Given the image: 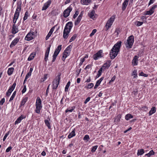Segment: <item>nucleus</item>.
I'll list each match as a JSON object with an SVG mask.
<instances>
[{
    "label": "nucleus",
    "mask_w": 157,
    "mask_h": 157,
    "mask_svg": "<svg viewBox=\"0 0 157 157\" xmlns=\"http://www.w3.org/2000/svg\"><path fill=\"white\" fill-rule=\"evenodd\" d=\"M122 42L118 41L113 46L110 52V56L111 59H113L117 56L120 51Z\"/></svg>",
    "instance_id": "1"
},
{
    "label": "nucleus",
    "mask_w": 157,
    "mask_h": 157,
    "mask_svg": "<svg viewBox=\"0 0 157 157\" xmlns=\"http://www.w3.org/2000/svg\"><path fill=\"white\" fill-rule=\"evenodd\" d=\"M115 18V16L113 15L108 20L104 28L105 31L108 30L110 28Z\"/></svg>",
    "instance_id": "2"
},
{
    "label": "nucleus",
    "mask_w": 157,
    "mask_h": 157,
    "mask_svg": "<svg viewBox=\"0 0 157 157\" xmlns=\"http://www.w3.org/2000/svg\"><path fill=\"white\" fill-rule=\"evenodd\" d=\"M61 74H59L53 80L52 82V87L53 90L57 89L59 82Z\"/></svg>",
    "instance_id": "3"
},
{
    "label": "nucleus",
    "mask_w": 157,
    "mask_h": 157,
    "mask_svg": "<svg viewBox=\"0 0 157 157\" xmlns=\"http://www.w3.org/2000/svg\"><path fill=\"white\" fill-rule=\"evenodd\" d=\"M133 42L134 40H125L124 43L126 48L127 49H128L131 48Z\"/></svg>",
    "instance_id": "4"
},
{
    "label": "nucleus",
    "mask_w": 157,
    "mask_h": 157,
    "mask_svg": "<svg viewBox=\"0 0 157 157\" xmlns=\"http://www.w3.org/2000/svg\"><path fill=\"white\" fill-rule=\"evenodd\" d=\"M37 33L35 32H30L26 36L25 39L27 38L28 39H33L35 38Z\"/></svg>",
    "instance_id": "5"
},
{
    "label": "nucleus",
    "mask_w": 157,
    "mask_h": 157,
    "mask_svg": "<svg viewBox=\"0 0 157 157\" xmlns=\"http://www.w3.org/2000/svg\"><path fill=\"white\" fill-rule=\"evenodd\" d=\"M72 10V7L70 6L67 7L63 12L64 17L65 18L68 17L70 13Z\"/></svg>",
    "instance_id": "6"
},
{
    "label": "nucleus",
    "mask_w": 157,
    "mask_h": 157,
    "mask_svg": "<svg viewBox=\"0 0 157 157\" xmlns=\"http://www.w3.org/2000/svg\"><path fill=\"white\" fill-rule=\"evenodd\" d=\"M73 26V23L72 22L69 21L67 23L64 28V29L65 30H65H67L69 31L70 32L72 27Z\"/></svg>",
    "instance_id": "7"
},
{
    "label": "nucleus",
    "mask_w": 157,
    "mask_h": 157,
    "mask_svg": "<svg viewBox=\"0 0 157 157\" xmlns=\"http://www.w3.org/2000/svg\"><path fill=\"white\" fill-rule=\"evenodd\" d=\"M102 51L101 50L99 51L96 54L93 56V58L95 60H97L99 58H101L102 56L101 54Z\"/></svg>",
    "instance_id": "8"
},
{
    "label": "nucleus",
    "mask_w": 157,
    "mask_h": 157,
    "mask_svg": "<svg viewBox=\"0 0 157 157\" xmlns=\"http://www.w3.org/2000/svg\"><path fill=\"white\" fill-rule=\"evenodd\" d=\"M51 3V0H48L47 2H46L43 6L42 10H46L50 6Z\"/></svg>",
    "instance_id": "9"
},
{
    "label": "nucleus",
    "mask_w": 157,
    "mask_h": 157,
    "mask_svg": "<svg viewBox=\"0 0 157 157\" xmlns=\"http://www.w3.org/2000/svg\"><path fill=\"white\" fill-rule=\"evenodd\" d=\"M138 58L139 57L137 56H134L132 62V64L133 66H136L137 65L138 61Z\"/></svg>",
    "instance_id": "10"
},
{
    "label": "nucleus",
    "mask_w": 157,
    "mask_h": 157,
    "mask_svg": "<svg viewBox=\"0 0 157 157\" xmlns=\"http://www.w3.org/2000/svg\"><path fill=\"white\" fill-rule=\"evenodd\" d=\"M111 65V61L108 60L105 63L102 67V68L103 70L105 69L107 67H109Z\"/></svg>",
    "instance_id": "11"
},
{
    "label": "nucleus",
    "mask_w": 157,
    "mask_h": 157,
    "mask_svg": "<svg viewBox=\"0 0 157 157\" xmlns=\"http://www.w3.org/2000/svg\"><path fill=\"white\" fill-rule=\"evenodd\" d=\"M70 53L64 50L63 53V56L62 58V60L64 61L66 58L70 55Z\"/></svg>",
    "instance_id": "12"
},
{
    "label": "nucleus",
    "mask_w": 157,
    "mask_h": 157,
    "mask_svg": "<svg viewBox=\"0 0 157 157\" xmlns=\"http://www.w3.org/2000/svg\"><path fill=\"white\" fill-rule=\"evenodd\" d=\"M36 109L35 110V112L36 113H40V110L42 108V104L36 105Z\"/></svg>",
    "instance_id": "13"
},
{
    "label": "nucleus",
    "mask_w": 157,
    "mask_h": 157,
    "mask_svg": "<svg viewBox=\"0 0 157 157\" xmlns=\"http://www.w3.org/2000/svg\"><path fill=\"white\" fill-rule=\"evenodd\" d=\"M21 2H19L17 3V8L15 12L20 13L21 9Z\"/></svg>",
    "instance_id": "14"
},
{
    "label": "nucleus",
    "mask_w": 157,
    "mask_h": 157,
    "mask_svg": "<svg viewBox=\"0 0 157 157\" xmlns=\"http://www.w3.org/2000/svg\"><path fill=\"white\" fill-rule=\"evenodd\" d=\"M18 31L17 26L15 24H13L12 29V32L13 34H15Z\"/></svg>",
    "instance_id": "15"
},
{
    "label": "nucleus",
    "mask_w": 157,
    "mask_h": 157,
    "mask_svg": "<svg viewBox=\"0 0 157 157\" xmlns=\"http://www.w3.org/2000/svg\"><path fill=\"white\" fill-rule=\"evenodd\" d=\"M26 117L25 116H24L23 115H21L19 117L16 121L15 122V124H16L19 123H20L21 121L24 118Z\"/></svg>",
    "instance_id": "16"
},
{
    "label": "nucleus",
    "mask_w": 157,
    "mask_h": 157,
    "mask_svg": "<svg viewBox=\"0 0 157 157\" xmlns=\"http://www.w3.org/2000/svg\"><path fill=\"white\" fill-rule=\"evenodd\" d=\"M129 0H125L123 2L122 5V9L123 11H124L128 4V2Z\"/></svg>",
    "instance_id": "17"
},
{
    "label": "nucleus",
    "mask_w": 157,
    "mask_h": 157,
    "mask_svg": "<svg viewBox=\"0 0 157 157\" xmlns=\"http://www.w3.org/2000/svg\"><path fill=\"white\" fill-rule=\"evenodd\" d=\"M55 29V27H52L50 30L49 32L48 33V34L46 36V37L45 39H48L49 37L51 35L53 31H54Z\"/></svg>",
    "instance_id": "18"
},
{
    "label": "nucleus",
    "mask_w": 157,
    "mask_h": 157,
    "mask_svg": "<svg viewBox=\"0 0 157 157\" xmlns=\"http://www.w3.org/2000/svg\"><path fill=\"white\" fill-rule=\"evenodd\" d=\"M104 79V77H101L99 80H98L96 83V84L94 87V89H96L97 87L100 85L101 82Z\"/></svg>",
    "instance_id": "19"
},
{
    "label": "nucleus",
    "mask_w": 157,
    "mask_h": 157,
    "mask_svg": "<svg viewBox=\"0 0 157 157\" xmlns=\"http://www.w3.org/2000/svg\"><path fill=\"white\" fill-rule=\"evenodd\" d=\"M16 85V82H14L13 83V85L10 86L9 89L8 90V92H10L12 93V91L14 90V89Z\"/></svg>",
    "instance_id": "20"
},
{
    "label": "nucleus",
    "mask_w": 157,
    "mask_h": 157,
    "mask_svg": "<svg viewBox=\"0 0 157 157\" xmlns=\"http://www.w3.org/2000/svg\"><path fill=\"white\" fill-rule=\"evenodd\" d=\"M36 55V53L34 52L31 53L28 58V60L30 61L33 59Z\"/></svg>",
    "instance_id": "21"
},
{
    "label": "nucleus",
    "mask_w": 157,
    "mask_h": 157,
    "mask_svg": "<svg viewBox=\"0 0 157 157\" xmlns=\"http://www.w3.org/2000/svg\"><path fill=\"white\" fill-rule=\"evenodd\" d=\"M75 135V129H74L72 130L71 132L69 134L68 137L69 139H70L71 138L74 136Z\"/></svg>",
    "instance_id": "22"
},
{
    "label": "nucleus",
    "mask_w": 157,
    "mask_h": 157,
    "mask_svg": "<svg viewBox=\"0 0 157 157\" xmlns=\"http://www.w3.org/2000/svg\"><path fill=\"white\" fill-rule=\"evenodd\" d=\"M91 1V0H81V3L82 4L84 5H88Z\"/></svg>",
    "instance_id": "23"
},
{
    "label": "nucleus",
    "mask_w": 157,
    "mask_h": 157,
    "mask_svg": "<svg viewBox=\"0 0 157 157\" xmlns=\"http://www.w3.org/2000/svg\"><path fill=\"white\" fill-rule=\"evenodd\" d=\"M14 69V68L12 67L9 68L7 71L8 75L9 76L13 74Z\"/></svg>",
    "instance_id": "24"
},
{
    "label": "nucleus",
    "mask_w": 157,
    "mask_h": 157,
    "mask_svg": "<svg viewBox=\"0 0 157 157\" xmlns=\"http://www.w3.org/2000/svg\"><path fill=\"white\" fill-rule=\"evenodd\" d=\"M156 112V108L155 107H152L149 113V116L155 113Z\"/></svg>",
    "instance_id": "25"
},
{
    "label": "nucleus",
    "mask_w": 157,
    "mask_h": 157,
    "mask_svg": "<svg viewBox=\"0 0 157 157\" xmlns=\"http://www.w3.org/2000/svg\"><path fill=\"white\" fill-rule=\"evenodd\" d=\"M28 99V97H24L23 99L21 101V103L20 105L21 106H23L24 105L26 102L27 101Z\"/></svg>",
    "instance_id": "26"
},
{
    "label": "nucleus",
    "mask_w": 157,
    "mask_h": 157,
    "mask_svg": "<svg viewBox=\"0 0 157 157\" xmlns=\"http://www.w3.org/2000/svg\"><path fill=\"white\" fill-rule=\"evenodd\" d=\"M19 40H13L11 43L10 47L11 48L14 46L18 42Z\"/></svg>",
    "instance_id": "27"
},
{
    "label": "nucleus",
    "mask_w": 157,
    "mask_h": 157,
    "mask_svg": "<svg viewBox=\"0 0 157 157\" xmlns=\"http://www.w3.org/2000/svg\"><path fill=\"white\" fill-rule=\"evenodd\" d=\"M70 32V31L67 30H65H65L64 29L63 32V37L64 39H67V37L68 34Z\"/></svg>",
    "instance_id": "28"
},
{
    "label": "nucleus",
    "mask_w": 157,
    "mask_h": 157,
    "mask_svg": "<svg viewBox=\"0 0 157 157\" xmlns=\"http://www.w3.org/2000/svg\"><path fill=\"white\" fill-rule=\"evenodd\" d=\"M75 106H73L71 107V108L69 107L66 110L65 112L66 113L69 112H72L73 110L75 109Z\"/></svg>",
    "instance_id": "29"
},
{
    "label": "nucleus",
    "mask_w": 157,
    "mask_h": 157,
    "mask_svg": "<svg viewBox=\"0 0 157 157\" xmlns=\"http://www.w3.org/2000/svg\"><path fill=\"white\" fill-rule=\"evenodd\" d=\"M145 15H151L154 13V11H153L150 9L149 11L145 12Z\"/></svg>",
    "instance_id": "30"
},
{
    "label": "nucleus",
    "mask_w": 157,
    "mask_h": 157,
    "mask_svg": "<svg viewBox=\"0 0 157 157\" xmlns=\"http://www.w3.org/2000/svg\"><path fill=\"white\" fill-rule=\"evenodd\" d=\"M59 52H54V54L53 56V59L52 60V62H54L56 59V57L58 54H59Z\"/></svg>",
    "instance_id": "31"
},
{
    "label": "nucleus",
    "mask_w": 157,
    "mask_h": 157,
    "mask_svg": "<svg viewBox=\"0 0 157 157\" xmlns=\"http://www.w3.org/2000/svg\"><path fill=\"white\" fill-rule=\"evenodd\" d=\"M95 14V11L94 10H92L91 13L88 14V15L89 17L91 19H94V16Z\"/></svg>",
    "instance_id": "32"
},
{
    "label": "nucleus",
    "mask_w": 157,
    "mask_h": 157,
    "mask_svg": "<svg viewBox=\"0 0 157 157\" xmlns=\"http://www.w3.org/2000/svg\"><path fill=\"white\" fill-rule=\"evenodd\" d=\"M82 18L80 17V16L78 17L77 19V20L76 21H75V25H78V24L80 22V21L81 20Z\"/></svg>",
    "instance_id": "33"
},
{
    "label": "nucleus",
    "mask_w": 157,
    "mask_h": 157,
    "mask_svg": "<svg viewBox=\"0 0 157 157\" xmlns=\"http://www.w3.org/2000/svg\"><path fill=\"white\" fill-rule=\"evenodd\" d=\"M121 118V115L119 114L115 118H114V122H118L120 121Z\"/></svg>",
    "instance_id": "34"
},
{
    "label": "nucleus",
    "mask_w": 157,
    "mask_h": 157,
    "mask_svg": "<svg viewBox=\"0 0 157 157\" xmlns=\"http://www.w3.org/2000/svg\"><path fill=\"white\" fill-rule=\"evenodd\" d=\"M44 123L47 126L48 128L49 129H51V126L48 120H45Z\"/></svg>",
    "instance_id": "35"
},
{
    "label": "nucleus",
    "mask_w": 157,
    "mask_h": 157,
    "mask_svg": "<svg viewBox=\"0 0 157 157\" xmlns=\"http://www.w3.org/2000/svg\"><path fill=\"white\" fill-rule=\"evenodd\" d=\"M133 117V116L130 114L126 115L125 116V119L126 120H128L132 118Z\"/></svg>",
    "instance_id": "36"
},
{
    "label": "nucleus",
    "mask_w": 157,
    "mask_h": 157,
    "mask_svg": "<svg viewBox=\"0 0 157 157\" xmlns=\"http://www.w3.org/2000/svg\"><path fill=\"white\" fill-rule=\"evenodd\" d=\"M144 153V149H139L138 150L137 155L138 156L142 155Z\"/></svg>",
    "instance_id": "37"
},
{
    "label": "nucleus",
    "mask_w": 157,
    "mask_h": 157,
    "mask_svg": "<svg viewBox=\"0 0 157 157\" xmlns=\"http://www.w3.org/2000/svg\"><path fill=\"white\" fill-rule=\"evenodd\" d=\"M103 70V69L101 67L100 69L98 71V73L96 76L97 78H98L101 75V73L102 71Z\"/></svg>",
    "instance_id": "38"
},
{
    "label": "nucleus",
    "mask_w": 157,
    "mask_h": 157,
    "mask_svg": "<svg viewBox=\"0 0 157 157\" xmlns=\"http://www.w3.org/2000/svg\"><path fill=\"white\" fill-rule=\"evenodd\" d=\"M140 108L141 110L144 111H147L148 110V107L147 106L144 105L141 106L140 107Z\"/></svg>",
    "instance_id": "39"
},
{
    "label": "nucleus",
    "mask_w": 157,
    "mask_h": 157,
    "mask_svg": "<svg viewBox=\"0 0 157 157\" xmlns=\"http://www.w3.org/2000/svg\"><path fill=\"white\" fill-rule=\"evenodd\" d=\"M51 47V45L50 44H49V47L47 48V49L46 50L45 55H46V56L47 55V56H48L49 51H50V48Z\"/></svg>",
    "instance_id": "40"
},
{
    "label": "nucleus",
    "mask_w": 157,
    "mask_h": 157,
    "mask_svg": "<svg viewBox=\"0 0 157 157\" xmlns=\"http://www.w3.org/2000/svg\"><path fill=\"white\" fill-rule=\"evenodd\" d=\"M41 104V101L40 98L39 97H37L36 99V105Z\"/></svg>",
    "instance_id": "41"
},
{
    "label": "nucleus",
    "mask_w": 157,
    "mask_h": 157,
    "mask_svg": "<svg viewBox=\"0 0 157 157\" xmlns=\"http://www.w3.org/2000/svg\"><path fill=\"white\" fill-rule=\"evenodd\" d=\"M16 91H15L13 92V94L12 95V96L10 97V99L9 100V101H10L13 100L14 98V97L16 95Z\"/></svg>",
    "instance_id": "42"
},
{
    "label": "nucleus",
    "mask_w": 157,
    "mask_h": 157,
    "mask_svg": "<svg viewBox=\"0 0 157 157\" xmlns=\"http://www.w3.org/2000/svg\"><path fill=\"white\" fill-rule=\"evenodd\" d=\"M70 85V81L68 82L67 83L65 89V91L66 92L68 91V88Z\"/></svg>",
    "instance_id": "43"
},
{
    "label": "nucleus",
    "mask_w": 157,
    "mask_h": 157,
    "mask_svg": "<svg viewBox=\"0 0 157 157\" xmlns=\"http://www.w3.org/2000/svg\"><path fill=\"white\" fill-rule=\"evenodd\" d=\"M72 48V46L70 45L66 48L65 51L71 52Z\"/></svg>",
    "instance_id": "44"
},
{
    "label": "nucleus",
    "mask_w": 157,
    "mask_h": 157,
    "mask_svg": "<svg viewBox=\"0 0 157 157\" xmlns=\"http://www.w3.org/2000/svg\"><path fill=\"white\" fill-rule=\"evenodd\" d=\"M137 71L136 70H134L132 72V75L134 76V78H136L137 77Z\"/></svg>",
    "instance_id": "45"
},
{
    "label": "nucleus",
    "mask_w": 157,
    "mask_h": 157,
    "mask_svg": "<svg viewBox=\"0 0 157 157\" xmlns=\"http://www.w3.org/2000/svg\"><path fill=\"white\" fill-rule=\"evenodd\" d=\"M28 12L27 11H26L25 13V16L23 17V20L24 21L26 20L27 19L28 17Z\"/></svg>",
    "instance_id": "46"
},
{
    "label": "nucleus",
    "mask_w": 157,
    "mask_h": 157,
    "mask_svg": "<svg viewBox=\"0 0 157 157\" xmlns=\"http://www.w3.org/2000/svg\"><path fill=\"white\" fill-rule=\"evenodd\" d=\"M61 47L62 45H60L59 46H58L57 47V48L55 50V52H59V53L60 50L61 49Z\"/></svg>",
    "instance_id": "47"
},
{
    "label": "nucleus",
    "mask_w": 157,
    "mask_h": 157,
    "mask_svg": "<svg viewBox=\"0 0 157 157\" xmlns=\"http://www.w3.org/2000/svg\"><path fill=\"white\" fill-rule=\"evenodd\" d=\"M19 15V13L15 12L13 18L17 20L18 18Z\"/></svg>",
    "instance_id": "48"
},
{
    "label": "nucleus",
    "mask_w": 157,
    "mask_h": 157,
    "mask_svg": "<svg viewBox=\"0 0 157 157\" xmlns=\"http://www.w3.org/2000/svg\"><path fill=\"white\" fill-rule=\"evenodd\" d=\"M83 139L84 140H86L88 141L90 140L89 136L88 135H86L83 137Z\"/></svg>",
    "instance_id": "49"
},
{
    "label": "nucleus",
    "mask_w": 157,
    "mask_h": 157,
    "mask_svg": "<svg viewBox=\"0 0 157 157\" xmlns=\"http://www.w3.org/2000/svg\"><path fill=\"white\" fill-rule=\"evenodd\" d=\"M116 76L115 75H114L113 77L112 78L111 80L109 82V84H110L112 82H113L115 80L116 78Z\"/></svg>",
    "instance_id": "50"
},
{
    "label": "nucleus",
    "mask_w": 157,
    "mask_h": 157,
    "mask_svg": "<svg viewBox=\"0 0 157 157\" xmlns=\"http://www.w3.org/2000/svg\"><path fill=\"white\" fill-rule=\"evenodd\" d=\"M121 32V30L119 28L116 29L115 31V33H117V35H118V34Z\"/></svg>",
    "instance_id": "51"
},
{
    "label": "nucleus",
    "mask_w": 157,
    "mask_h": 157,
    "mask_svg": "<svg viewBox=\"0 0 157 157\" xmlns=\"http://www.w3.org/2000/svg\"><path fill=\"white\" fill-rule=\"evenodd\" d=\"M136 25L137 26L141 25L143 24V22L142 21H137Z\"/></svg>",
    "instance_id": "52"
},
{
    "label": "nucleus",
    "mask_w": 157,
    "mask_h": 157,
    "mask_svg": "<svg viewBox=\"0 0 157 157\" xmlns=\"http://www.w3.org/2000/svg\"><path fill=\"white\" fill-rule=\"evenodd\" d=\"M139 75L143 76L145 77H147L148 75L144 73L143 72H141L139 73Z\"/></svg>",
    "instance_id": "53"
},
{
    "label": "nucleus",
    "mask_w": 157,
    "mask_h": 157,
    "mask_svg": "<svg viewBox=\"0 0 157 157\" xmlns=\"http://www.w3.org/2000/svg\"><path fill=\"white\" fill-rule=\"evenodd\" d=\"M98 147V146L97 145L93 147L91 149V151L92 152H94V151H95Z\"/></svg>",
    "instance_id": "54"
},
{
    "label": "nucleus",
    "mask_w": 157,
    "mask_h": 157,
    "mask_svg": "<svg viewBox=\"0 0 157 157\" xmlns=\"http://www.w3.org/2000/svg\"><path fill=\"white\" fill-rule=\"evenodd\" d=\"M97 30L96 29H94L91 33L90 34V36H93L96 32Z\"/></svg>",
    "instance_id": "55"
},
{
    "label": "nucleus",
    "mask_w": 157,
    "mask_h": 157,
    "mask_svg": "<svg viewBox=\"0 0 157 157\" xmlns=\"http://www.w3.org/2000/svg\"><path fill=\"white\" fill-rule=\"evenodd\" d=\"M94 84L93 83H90L88 84L87 85V88L90 89L93 87L94 86Z\"/></svg>",
    "instance_id": "56"
},
{
    "label": "nucleus",
    "mask_w": 157,
    "mask_h": 157,
    "mask_svg": "<svg viewBox=\"0 0 157 157\" xmlns=\"http://www.w3.org/2000/svg\"><path fill=\"white\" fill-rule=\"evenodd\" d=\"M79 13L78 11H76L75 12V14H74L73 16V18L74 19H75L78 15Z\"/></svg>",
    "instance_id": "57"
},
{
    "label": "nucleus",
    "mask_w": 157,
    "mask_h": 157,
    "mask_svg": "<svg viewBox=\"0 0 157 157\" xmlns=\"http://www.w3.org/2000/svg\"><path fill=\"white\" fill-rule=\"evenodd\" d=\"M85 59L84 58H81L80 59V62L79 64V65L81 66L83 62L85 61Z\"/></svg>",
    "instance_id": "58"
},
{
    "label": "nucleus",
    "mask_w": 157,
    "mask_h": 157,
    "mask_svg": "<svg viewBox=\"0 0 157 157\" xmlns=\"http://www.w3.org/2000/svg\"><path fill=\"white\" fill-rule=\"evenodd\" d=\"M157 8V5H153L152 7L151 8V9L153 11H154L155 9Z\"/></svg>",
    "instance_id": "59"
},
{
    "label": "nucleus",
    "mask_w": 157,
    "mask_h": 157,
    "mask_svg": "<svg viewBox=\"0 0 157 157\" xmlns=\"http://www.w3.org/2000/svg\"><path fill=\"white\" fill-rule=\"evenodd\" d=\"M90 99V97H88L85 100L84 102L85 104H86L88 101H89Z\"/></svg>",
    "instance_id": "60"
},
{
    "label": "nucleus",
    "mask_w": 157,
    "mask_h": 157,
    "mask_svg": "<svg viewBox=\"0 0 157 157\" xmlns=\"http://www.w3.org/2000/svg\"><path fill=\"white\" fill-rule=\"evenodd\" d=\"M9 132H8L7 133H6V134H5V135L3 137V141H5V140L7 136L9 135Z\"/></svg>",
    "instance_id": "61"
},
{
    "label": "nucleus",
    "mask_w": 157,
    "mask_h": 157,
    "mask_svg": "<svg viewBox=\"0 0 157 157\" xmlns=\"http://www.w3.org/2000/svg\"><path fill=\"white\" fill-rule=\"evenodd\" d=\"M5 99L4 98H2L0 101V105H2L5 102Z\"/></svg>",
    "instance_id": "62"
},
{
    "label": "nucleus",
    "mask_w": 157,
    "mask_h": 157,
    "mask_svg": "<svg viewBox=\"0 0 157 157\" xmlns=\"http://www.w3.org/2000/svg\"><path fill=\"white\" fill-rule=\"evenodd\" d=\"M31 74L30 73V72H28L27 74L26 75L25 77V79H27L29 77L31 76Z\"/></svg>",
    "instance_id": "63"
},
{
    "label": "nucleus",
    "mask_w": 157,
    "mask_h": 157,
    "mask_svg": "<svg viewBox=\"0 0 157 157\" xmlns=\"http://www.w3.org/2000/svg\"><path fill=\"white\" fill-rule=\"evenodd\" d=\"M81 69H78V70H77L76 71V72H77V74H76L77 77L79 76V74L81 72Z\"/></svg>",
    "instance_id": "64"
}]
</instances>
